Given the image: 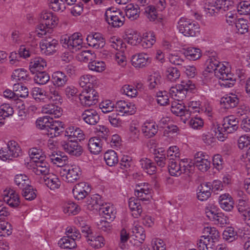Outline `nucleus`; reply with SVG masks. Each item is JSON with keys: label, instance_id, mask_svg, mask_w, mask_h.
<instances>
[{"label": "nucleus", "instance_id": "obj_1", "mask_svg": "<svg viewBox=\"0 0 250 250\" xmlns=\"http://www.w3.org/2000/svg\"><path fill=\"white\" fill-rule=\"evenodd\" d=\"M206 71L209 73L214 72V75L221 80L219 82L221 86L231 87L236 82L234 75L229 72V68L215 58L208 60Z\"/></svg>", "mask_w": 250, "mask_h": 250}, {"label": "nucleus", "instance_id": "obj_2", "mask_svg": "<svg viewBox=\"0 0 250 250\" xmlns=\"http://www.w3.org/2000/svg\"><path fill=\"white\" fill-rule=\"evenodd\" d=\"M204 235L201 237L197 245L199 250H214L215 242L218 240L219 233L214 227H207L203 230Z\"/></svg>", "mask_w": 250, "mask_h": 250}, {"label": "nucleus", "instance_id": "obj_3", "mask_svg": "<svg viewBox=\"0 0 250 250\" xmlns=\"http://www.w3.org/2000/svg\"><path fill=\"white\" fill-rule=\"evenodd\" d=\"M42 112L45 114H48L50 116H46L40 117L36 122V125L38 128L46 130L52 123L53 118H59L62 115L61 108L53 104L45 105L42 107Z\"/></svg>", "mask_w": 250, "mask_h": 250}, {"label": "nucleus", "instance_id": "obj_4", "mask_svg": "<svg viewBox=\"0 0 250 250\" xmlns=\"http://www.w3.org/2000/svg\"><path fill=\"white\" fill-rule=\"evenodd\" d=\"M41 23L37 27L38 35L41 37L46 33H50L52 29L58 23V18L51 12L43 11L40 16Z\"/></svg>", "mask_w": 250, "mask_h": 250}, {"label": "nucleus", "instance_id": "obj_5", "mask_svg": "<svg viewBox=\"0 0 250 250\" xmlns=\"http://www.w3.org/2000/svg\"><path fill=\"white\" fill-rule=\"evenodd\" d=\"M236 6L231 0H216L206 4L205 10L210 16L223 14L224 12L234 9Z\"/></svg>", "mask_w": 250, "mask_h": 250}, {"label": "nucleus", "instance_id": "obj_6", "mask_svg": "<svg viewBox=\"0 0 250 250\" xmlns=\"http://www.w3.org/2000/svg\"><path fill=\"white\" fill-rule=\"evenodd\" d=\"M177 28L184 36L194 37L199 33V25L195 21L181 18L178 22Z\"/></svg>", "mask_w": 250, "mask_h": 250}, {"label": "nucleus", "instance_id": "obj_7", "mask_svg": "<svg viewBox=\"0 0 250 250\" xmlns=\"http://www.w3.org/2000/svg\"><path fill=\"white\" fill-rule=\"evenodd\" d=\"M195 88L191 81H182L181 84L170 88L169 94L172 97L178 98L177 101H180L185 98L188 92H192Z\"/></svg>", "mask_w": 250, "mask_h": 250}, {"label": "nucleus", "instance_id": "obj_8", "mask_svg": "<svg viewBox=\"0 0 250 250\" xmlns=\"http://www.w3.org/2000/svg\"><path fill=\"white\" fill-rule=\"evenodd\" d=\"M185 163V159L180 160L179 158H169L168 164V169L169 174L172 176L177 177L182 173L186 172L187 170H189L188 168L189 165L186 166Z\"/></svg>", "mask_w": 250, "mask_h": 250}, {"label": "nucleus", "instance_id": "obj_9", "mask_svg": "<svg viewBox=\"0 0 250 250\" xmlns=\"http://www.w3.org/2000/svg\"><path fill=\"white\" fill-rule=\"evenodd\" d=\"M104 16L107 23L115 28L122 26L125 22L124 14L119 10L114 11L112 8H109L106 11Z\"/></svg>", "mask_w": 250, "mask_h": 250}, {"label": "nucleus", "instance_id": "obj_10", "mask_svg": "<svg viewBox=\"0 0 250 250\" xmlns=\"http://www.w3.org/2000/svg\"><path fill=\"white\" fill-rule=\"evenodd\" d=\"M60 174L67 182L73 183L80 178L81 171L79 166L72 165L62 168Z\"/></svg>", "mask_w": 250, "mask_h": 250}, {"label": "nucleus", "instance_id": "obj_11", "mask_svg": "<svg viewBox=\"0 0 250 250\" xmlns=\"http://www.w3.org/2000/svg\"><path fill=\"white\" fill-rule=\"evenodd\" d=\"M193 164L200 171H207L210 166L209 157L203 152H198L194 155Z\"/></svg>", "mask_w": 250, "mask_h": 250}, {"label": "nucleus", "instance_id": "obj_12", "mask_svg": "<svg viewBox=\"0 0 250 250\" xmlns=\"http://www.w3.org/2000/svg\"><path fill=\"white\" fill-rule=\"evenodd\" d=\"M40 45L42 53L50 55L56 52L58 42L57 40L51 37H46L42 40Z\"/></svg>", "mask_w": 250, "mask_h": 250}, {"label": "nucleus", "instance_id": "obj_13", "mask_svg": "<svg viewBox=\"0 0 250 250\" xmlns=\"http://www.w3.org/2000/svg\"><path fill=\"white\" fill-rule=\"evenodd\" d=\"M62 146L66 152L72 156H79L83 152L82 147L77 141L73 140H68V142H62Z\"/></svg>", "mask_w": 250, "mask_h": 250}, {"label": "nucleus", "instance_id": "obj_14", "mask_svg": "<svg viewBox=\"0 0 250 250\" xmlns=\"http://www.w3.org/2000/svg\"><path fill=\"white\" fill-rule=\"evenodd\" d=\"M90 191L91 188L87 183L81 182L74 187L72 193L76 199L80 200L86 197Z\"/></svg>", "mask_w": 250, "mask_h": 250}, {"label": "nucleus", "instance_id": "obj_15", "mask_svg": "<svg viewBox=\"0 0 250 250\" xmlns=\"http://www.w3.org/2000/svg\"><path fill=\"white\" fill-rule=\"evenodd\" d=\"M86 40L89 46L96 49L102 48L105 44V39L99 33H95L88 35Z\"/></svg>", "mask_w": 250, "mask_h": 250}, {"label": "nucleus", "instance_id": "obj_16", "mask_svg": "<svg viewBox=\"0 0 250 250\" xmlns=\"http://www.w3.org/2000/svg\"><path fill=\"white\" fill-rule=\"evenodd\" d=\"M62 122L52 120V123L44 131V134H46L50 138H53L59 136L64 131V128L62 125Z\"/></svg>", "mask_w": 250, "mask_h": 250}, {"label": "nucleus", "instance_id": "obj_17", "mask_svg": "<svg viewBox=\"0 0 250 250\" xmlns=\"http://www.w3.org/2000/svg\"><path fill=\"white\" fill-rule=\"evenodd\" d=\"M223 129L226 133H231L238 128V121L234 116H229L224 118Z\"/></svg>", "mask_w": 250, "mask_h": 250}, {"label": "nucleus", "instance_id": "obj_18", "mask_svg": "<svg viewBox=\"0 0 250 250\" xmlns=\"http://www.w3.org/2000/svg\"><path fill=\"white\" fill-rule=\"evenodd\" d=\"M104 204L101 196L98 194L92 195L87 199V208L90 210L99 211Z\"/></svg>", "mask_w": 250, "mask_h": 250}, {"label": "nucleus", "instance_id": "obj_19", "mask_svg": "<svg viewBox=\"0 0 250 250\" xmlns=\"http://www.w3.org/2000/svg\"><path fill=\"white\" fill-rule=\"evenodd\" d=\"M81 118L86 123L90 125H95L100 120L98 113L93 109L85 110L82 113Z\"/></svg>", "mask_w": 250, "mask_h": 250}, {"label": "nucleus", "instance_id": "obj_20", "mask_svg": "<svg viewBox=\"0 0 250 250\" xmlns=\"http://www.w3.org/2000/svg\"><path fill=\"white\" fill-rule=\"evenodd\" d=\"M83 44L82 36L80 33H75L69 37L68 41L69 50L72 52L80 49Z\"/></svg>", "mask_w": 250, "mask_h": 250}, {"label": "nucleus", "instance_id": "obj_21", "mask_svg": "<svg viewBox=\"0 0 250 250\" xmlns=\"http://www.w3.org/2000/svg\"><path fill=\"white\" fill-rule=\"evenodd\" d=\"M64 135L68 137V140H73L75 141H81L85 138L83 132L80 128L75 126H70L66 128Z\"/></svg>", "mask_w": 250, "mask_h": 250}, {"label": "nucleus", "instance_id": "obj_22", "mask_svg": "<svg viewBox=\"0 0 250 250\" xmlns=\"http://www.w3.org/2000/svg\"><path fill=\"white\" fill-rule=\"evenodd\" d=\"M115 107L116 111L123 113V115L125 114L132 115L136 111L133 104L122 100L117 102Z\"/></svg>", "mask_w": 250, "mask_h": 250}, {"label": "nucleus", "instance_id": "obj_23", "mask_svg": "<svg viewBox=\"0 0 250 250\" xmlns=\"http://www.w3.org/2000/svg\"><path fill=\"white\" fill-rule=\"evenodd\" d=\"M132 64L136 68H142L150 63L151 59L148 55L141 53L133 55L131 58Z\"/></svg>", "mask_w": 250, "mask_h": 250}, {"label": "nucleus", "instance_id": "obj_24", "mask_svg": "<svg viewBox=\"0 0 250 250\" xmlns=\"http://www.w3.org/2000/svg\"><path fill=\"white\" fill-rule=\"evenodd\" d=\"M3 199L9 206L17 208L20 204V198L18 194L13 189H9L4 195Z\"/></svg>", "mask_w": 250, "mask_h": 250}, {"label": "nucleus", "instance_id": "obj_25", "mask_svg": "<svg viewBox=\"0 0 250 250\" xmlns=\"http://www.w3.org/2000/svg\"><path fill=\"white\" fill-rule=\"evenodd\" d=\"M51 80L54 86L61 88L66 84L68 78L64 73L58 71L53 73Z\"/></svg>", "mask_w": 250, "mask_h": 250}, {"label": "nucleus", "instance_id": "obj_26", "mask_svg": "<svg viewBox=\"0 0 250 250\" xmlns=\"http://www.w3.org/2000/svg\"><path fill=\"white\" fill-rule=\"evenodd\" d=\"M158 126L155 122L146 121L142 126V131L144 135L147 138L153 137L158 132Z\"/></svg>", "mask_w": 250, "mask_h": 250}, {"label": "nucleus", "instance_id": "obj_27", "mask_svg": "<svg viewBox=\"0 0 250 250\" xmlns=\"http://www.w3.org/2000/svg\"><path fill=\"white\" fill-rule=\"evenodd\" d=\"M42 179L45 185L51 190L58 189L61 186V181L58 177L52 173L43 176Z\"/></svg>", "mask_w": 250, "mask_h": 250}, {"label": "nucleus", "instance_id": "obj_28", "mask_svg": "<svg viewBox=\"0 0 250 250\" xmlns=\"http://www.w3.org/2000/svg\"><path fill=\"white\" fill-rule=\"evenodd\" d=\"M99 213L105 220L112 221L115 218L116 211L112 205L105 204L99 210Z\"/></svg>", "mask_w": 250, "mask_h": 250}, {"label": "nucleus", "instance_id": "obj_29", "mask_svg": "<svg viewBox=\"0 0 250 250\" xmlns=\"http://www.w3.org/2000/svg\"><path fill=\"white\" fill-rule=\"evenodd\" d=\"M218 201L221 208L224 210L229 211L233 208V201L231 196L228 193L221 195Z\"/></svg>", "mask_w": 250, "mask_h": 250}, {"label": "nucleus", "instance_id": "obj_30", "mask_svg": "<svg viewBox=\"0 0 250 250\" xmlns=\"http://www.w3.org/2000/svg\"><path fill=\"white\" fill-rule=\"evenodd\" d=\"M211 183H203L198 188L197 198L199 200H207L211 195Z\"/></svg>", "mask_w": 250, "mask_h": 250}, {"label": "nucleus", "instance_id": "obj_31", "mask_svg": "<svg viewBox=\"0 0 250 250\" xmlns=\"http://www.w3.org/2000/svg\"><path fill=\"white\" fill-rule=\"evenodd\" d=\"M46 66L45 60L41 57H36L32 60L30 62L29 69L33 73L42 71Z\"/></svg>", "mask_w": 250, "mask_h": 250}, {"label": "nucleus", "instance_id": "obj_32", "mask_svg": "<svg viewBox=\"0 0 250 250\" xmlns=\"http://www.w3.org/2000/svg\"><path fill=\"white\" fill-rule=\"evenodd\" d=\"M239 101V99L235 94H231V95L222 98L220 103L223 107L229 109L235 107Z\"/></svg>", "mask_w": 250, "mask_h": 250}, {"label": "nucleus", "instance_id": "obj_33", "mask_svg": "<svg viewBox=\"0 0 250 250\" xmlns=\"http://www.w3.org/2000/svg\"><path fill=\"white\" fill-rule=\"evenodd\" d=\"M128 206L131 210L134 211L132 215L135 218H138L142 212V208L140 204V199L131 197L128 201Z\"/></svg>", "mask_w": 250, "mask_h": 250}, {"label": "nucleus", "instance_id": "obj_34", "mask_svg": "<svg viewBox=\"0 0 250 250\" xmlns=\"http://www.w3.org/2000/svg\"><path fill=\"white\" fill-rule=\"evenodd\" d=\"M142 168L148 174L151 175L156 171V167L154 163L147 158H143L140 160Z\"/></svg>", "mask_w": 250, "mask_h": 250}, {"label": "nucleus", "instance_id": "obj_35", "mask_svg": "<svg viewBox=\"0 0 250 250\" xmlns=\"http://www.w3.org/2000/svg\"><path fill=\"white\" fill-rule=\"evenodd\" d=\"M33 171L37 175L42 174L43 176L50 173L49 172V165L44 161L37 162L36 166L33 167Z\"/></svg>", "mask_w": 250, "mask_h": 250}, {"label": "nucleus", "instance_id": "obj_36", "mask_svg": "<svg viewBox=\"0 0 250 250\" xmlns=\"http://www.w3.org/2000/svg\"><path fill=\"white\" fill-rule=\"evenodd\" d=\"M140 10L138 6L130 3L126 7L125 15L131 21H134L139 18Z\"/></svg>", "mask_w": 250, "mask_h": 250}, {"label": "nucleus", "instance_id": "obj_37", "mask_svg": "<svg viewBox=\"0 0 250 250\" xmlns=\"http://www.w3.org/2000/svg\"><path fill=\"white\" fill-rule=\"evenodd\" d=\"M88 147L91 153L94 154H98L102 150L101 140L96 137L90 138L88 142Z\"/></svg>", "mask_w": 250, "mask_h": 250}, {"label": "nucleus", "instance_id": "obj_38", "mask_svg": "<svg viewBox=\"0 0 250 250\" xmlns=\"http://www.w3.org/2000/svg\"><path fill=\"white\" fill-rule=\"evenodd\" d=\"M104 159L109 167L114 166L119 161L116 152L113 150H108L104 153Z\"/></svg>", "mask_w": 250, "mask_h": 250}, {"label": "nucleus", "instance_id": "obj_39", "mask_svg": "<svg viewBox=\"0 0 250 250\" xmlns=\"http://www.w3.org/2000/svg\"><path fill=\"white\" fill-rule=\"evenodd\" d=\"M14 113L13 108L7 104H4L0 107V125L4 124L3 120L6 117L11 116Z\"/></svg>", "mask_w": 250, "mask_h": 250}, {"label": "nucleus", "instance_id": "obj_40", "mask_svg": "<svg viewBox=\"0 0 250 250\" xmlns=\"http://www.w3.org/2000/svg\"><path fill=\"white\" fill-rule=\"evenodd\" d=\"M87 241L91 246L96 249H99L104 245V238L101 235L88 236Z\"/></svg>", "mask_w": 250, "mask_h": 250}, {"label": "nucleus", "instance_id": "obj_41", "mask_svg": "<svg viewBox=\"0 0 250 250\" xmlns=\"http://www.w3.org/2000/svg\"><path fill=\"white\" fill-rule=\"evenodd\" d=\"M47 159L59 167H62L65 164L66 157H62L56 152H51Z\"/></svg>", "mask_w": 250, "mask_h": 250}, {"label": "nucleus", "instance_id": "obj_42", "mask_svg": "<svg viewBox=\"0 0 250 250\" xmlns=\"http://www.w3.org/2000/svg\"><path fill=\"white\" fill-rule=\"evenodd\" d=\"M13 91L15 92L17 100L18 98H26L28 96V89L26 87L20 83H15L13 85Z\"/></svg>", "mask_w": 250, "mask_h": 250}, {"label": "nucleus", "instance_id": "obj_43", "mask_svg": "<svg viewBox=\"0 0 250 250\" xmlns=\"http://www.w3.org/2000/svg\"><path fill=\"white\" fill-rule=\"evenodd\" d=\"M12 79L20 81H29L30 80L27 71L24 69H17L14 71Z\"/></svg>", "mask_w": 250, "mask_h": 250}, {"label": "nucleus", "instance_id": "obj_44", "mask_svg": "<svg viewBox=\"0 0 250 250\" xmlns=\"http://www.w3.org/2000/svg\"><path fill=\"white\" fill-rule=\"evenodd\" d=\"M34 80L36 83L40 85L46 84L50 79L49 75L45 71L35 72Z\"/></svg>", "mask_w": 250, "mask_h": 250}, {"label": "nucleus", "instance_id": "obj_45", "mask_svg": "<svg viewBox=\"0 0 250 250\" xmlns=\"http://www.w3.org/2000/svg\"><path fill=\"white\" fill-rule=\"evenodd\" d=\"M63 210L64 213L68 215H76L80 210V208L75 203L68 202L64 204Z\"/></svg>", "mask_w": 250, "mask_h": 250}, {"label": "nucleus", "instance_id": "obj_46", "mask_svg": "<svg viewBox=\"0 0 250 250\" xmlns=\"http://www.w3.org/2000/svg\"><path fill=\"white\" fill-rule=\"evenodd\" d=\"M211 131L214 133L215 138L216 137L219 141H223L227 137L226 134L224 133L225 132L223 127H221L217 123H212Z\"/></svg>", "mask_w": 250, "mask_h": 250}, {"label": "nucleus", "instance_id": "obj_47", "mask_svg": "<svg viewBox=\"0 0 250 250\" xmlns=\"http://www.w3.org/2000/svg\"><path fill=\"white\" fill-rule=\"evenodd\" d=\"M11 156L17 158L21 154V149L18 143L15 141H10L7 144Z\"/></svg>", "mask_w": 250, "mask_h": 250}, {"label": "nucleus", "instance_id": "obj_48", "mask_svg": "<svg viewBox=\"0 0 250 250\" xmlns=\"http://www.w3.org/2000/svg\"><path fill=\"white\" fill-rule=\"evenodd\" d=\"M151 190L149 187L146 188H137L135 189V195L140 200L149 201L151 198Z\"/></svg>", "mask_w": 250, "mask_h": 250}, {"label": "nucleus", "instance_id": "obj_49", "mask_svg": "<svg viewBox=\"0 0 250 250\" xmlns=\"http://www.w3.org/2000/svg\"><path fill=\"white\" fill-rule=\"evenodd\" d=\"M96 81V78L94 76L89 74L84 75L81 76L79 79V84L82 87L87 86H93Z\"/></svg>", "mask_w": 250, "mask_h": 250}, {"label": "nucleus", "instance_id": "obj_50", "mask_svg": "<svg viewBox=\"0 0 250 250\" xmlns=\"http://www.w3.org/2000/svg\"><path fill=\"white\" fill-rule=\"evenodd\" d=\"M184 55L189 60H196L201 56V50L198 48L188 47L185 51Z\"/></svg>", "mask_w": 250, "mask_h": 250}, {"label": "nucleus", "instance_id": "obj_51", "mask_svg": "<svg viewBox=\"0 0 250 250\" xmlns=\"http://www.w3.org/2000/svg\"><path fill=\"white\" fill-rule=\"evenodd\" d=\"M58 244L61 248L65 249H72L76 246V242L73 238L67 236H64L61 238Z\"/></svg>", "mask_w": 250, "mask_h": 250}, {"label": "nucleus", "instance_id": "obj_52", "mask_svg": "<svg viewBox=\"0 0 250 250\" xmlns=\"http://www.w3.org/2000/svg\"><path fill=\"white\" fill-rule=\"evenodd\" d=\"M148 87L150 89L158 87L161 84V76L158 72H155L151 74L148 79Z\"/></svg>", "mask_w": 250, "mask_h": 250}, {"label": "nucleus", "instance_id": "obj_53", "mask_svg": "<svg viewBox=\"0 0 250 250\" xmlns=\"http://www.w3.org/2000/svg\"><path fill=\"white\" fill-rule=\"evenodd\" d=\"M167 79L171 82H176L180 76V71L174 67H169L166 71Z\"/></svg>", "mask_w": 250, "mask_h": 250}, {"label": "nucleus", "instance_id": "obj_54", "mask_svg": "<svg viewBox=\"0 0 250 250\" xmlns=\"http://www.w3.org/2000/svg\"><path fill=\"white\" fill-rule=\"evenodd\" d=\"M248 21L243 18L238 19L235 22L236 32L244 34L248 31Z\"/></svg>", "mask_w": 250, "mask_h": 250}, {"label": "nucleus", "instance_id": "obj_55", "mask_svg": "<svg viewBox=\"0 0 250 250\" xmlns=\"http://www.w3.org/2000/svg\"><path fill=\"white\" fill-rule=\"evenodd\" d=\"M89 69L93 71L101 72L105 69V65L104 62L93 59L88 63Z\"/></svg>", "mask_w": 250, "mask_h": 250}, {"label": "nucleus", "instance_id": "obj_56", "mask_svg": "<svg viewBox=\"0 0 250 250\" xmlns=\"http://www.w3.org/2000/svg\"><path fill=\"white\" fill-rule=\"evenodd\" d=\"M144 11L145 16L150 21H154L157 18V12L155 6L148 5L141 9Z\"/></svg>", "mask_w": 250, "mask_h": 250}, {"label": "nucleus", "instance_id": "obj_57", "mask_svg": "<svg viewBox=\"0 0 250 250\" xmlns=\"http://www.w3.org/2000/svg\"><path fill=\"white\" fill-rule=\"evenodd\" d=\"M109 42L112 48L121 51H124V48L126 47L125 43L123 42L122 40L117 37L114 36L110 38Z\"/></svg>", "mask_w": 250, "mask_h": 250}, {"label": "nucleus", "instance_id": "obj_58", "mask_svg": "<svg viewBox=\"0 0 250 250\" xmlns=\"http://www.w3.org/2000/svg\"><path fill=\"white\" fill-rule=\"evenodd\" d=\"M185 107V105L177 101H173L171 103V111L176 116H184Z\"/></svg>", "mask_w": 250, "mask_h": 250}, {"label": "nucleus", "instance_id": "obj_59", "mask_svg": "<svg viewBox=\"0 0 250 250\" xmlns=\"http://www.w3.org/2000/svg\"><path fill=\"white\" fill-rule=\"evenodd\" d=\"M32 96L37 101H43L47 95V93L43 89L39 87H34L32 92Z\"/></svg>", "mask_w": 250, "mask_h": 250}, {"label": "nucleus", "instance_id": "obj_60", "mask_svg": "<svg viewBox=\"0 0 250 250\" xmlns=\"http://www.w3.org/2000/svg\"><path fill=\"white\" fill-rule=\"evenodd\" d=\"M28 178L24 174H17L15 177V183L19 188L23 189L25 187L29 186L28 183Z\"/></svg>", "mask_w": 250, "mask_h": 250}, {"label": "nucleus", "instance_id": "obj_61", "mask_svg": "<svg viewBox=\"0 0 250 250\" xmlns=\"http://www.w3.org/2000/svg\"><path fill=\"white\" fill-rule=\"evenodd\" d=\"M78 59L80 61L87 62H91L96 58V55L90 50H85L82 51L78 55Z\"/></svg>", "mask_w": 250, "mask_h": 250}, {"label": "nucleus", "instance_id": "obj_62", "mask_svg": "<svg viewBox=\"0 0 250 250\" xmlns=\"http://www.w3.org/2000/svg\"><path fill=\"white\" fill-rule=\"evenodd\" d=\"M98 98H95L94 97L85 95L81 94L80 96V100L82 104L85 106H90L95 104L98 102Z\"/></svg>", "mask_w": 250, "mask_h": 250}, {"label": "nucleus", "instance_id": "obj_63", "mask_svg": "<svg viewBox=\"0 0 250 250\" xmlns=\"http://www.w3.org/2000/svg\"><path fill=\"white\" fill-rule=\"evenodd\" d=\"M238 211L244 216L250 213V208L248 202L244 199H240L238 204Z\"/></svg>", "mask_w": 250, "mask_h": 250}, {"label": "nucleus", "instance_id": "obj_64", "mask_svg": "<svg viewBox=\"0 0 250 250\" xmlns=\"http://www.w3.org/2000/svg\"><path fill=\"white\" fill-rule=\"evenodd\" d=\"M237 9L240 15L250 14V3L248 1L240 2L237 5Z\"/></svg>", "mask_w": 250, "mask_h": 250}]
</instances>
